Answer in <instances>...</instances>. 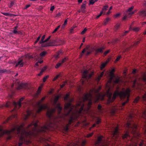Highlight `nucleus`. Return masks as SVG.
Here are the masks:
<instances>
[{
    "instance_id": "28",
    "label": "nucleus",
    "mask_w": 146,
    "mask_h": 146,
    "mask_svg": "<svg viewBox=\"0 0 146 146\" xmlns=\"http://www.w3.org/2000/svg\"><path fill=\"white\" fill-rule=\"evenodd\" d=\"M101 122L100 119L99 117H97L96 121V124H98Z\"/></svg>"
},
{
    "instance_id": "51",
    "label": "nucleus",
    "mask_w": 146,
    "mask_h": 146,
    "mask_svg": "<svg viewBox=\"0 0 146 146\" xmlns=\"http://www.w3.org/2000/svg\"><path fill=\"white\" fill-rule=\"evenodd\" d=\"M86 143V140L83 141L81 144V146H84Z\"/></svg>"
},
{
    "instance_id": "18",
    "label": "nucleus",
    "mask_w": 146,
    "mask_h": 146,
    "mask_svg": "<svg viewBox=\"0 0 146 146\" xmlns=\"http://www.w3.org/2000/svg\"><path fill=\"white\" fill-rule=\"evenodd\" d=\"M104 73V71H103L102 72L100 76H99L96 79V80L98 82L101 79V78L102 76L103 75Z\"/></svg>"
},
{
    "instance_id": "54",
    "label": "nucleus",
    "mask_w": 146,
    "mask_h": 146,
    "mask_svg": "<svg viewBox=\"0 0 146 146\" xmlns=\"http://www.w3.org/2000/svg\"><path fill=\"white\" fill-rule=\"evenodd\" d=\"M60 75H57L53 79V81H55L56 80L59 76Z\"/></svg>"
},
{
    "instance_id": "57",
    "label": "nucleus",
    "mask_w": 146,
    "mask_h": 146,
    "mask_svg": "<svg viewBox=\"0 0 146 146\" xmlns=\"http://www.w3.org/2000/svg\"><path fill=\"white\" fill-rule=\"evenodd\" d=\"M78 144H75L74 143H72L71 144V146H78Z\"/></svg>"
},
{
    "instance_id": "29",
    "label": "nucleus",
    "mask_w": 146,
    "mask_h": 146,
    "mask_svg": "<svg viewBox=\"0 0 146 146\" xmlns=\"http://www.w3.org/2000/svg\"><path fill=\"white\" fill-rule=\"evenodd\" d=\"M16 117H17V115H12L11 117L8 118L7 119V120L6 121V122H7L8 121L11 120L12 119V118H15Z\"/></svg>"
},
{
    "instance_id": "26",
    "label": "nucleus",
    "mask_w": 146,
    "mask_h": 146,
    "mask_svg": "<svg viewBox=\"0 0 146 146\" xmlns=\"http://www.w3.org/2000/svg\"><path fill=\"white\" fill-rule=\"evenodd\" d=\"M121 81V78L119 77H117L114 81V83H118Z\"/></svg>"
},
{
    "instance_id": "55",
    "label": "nucleus",
    "mask_w": 146,
    "mask_h": 146,
    "mask_svg": "<svg viewBox=\"0 0 146 146\" xmlns=\"http://www.w3.org/2000/svg\"><path fill=\"white\" fill-rule=\"evenodd\" d=\"M55 42H56L61 43L62 42V41L61 40H59L58 39H57L56 40Z\"/></svg>"
},
{
    "instance_id": "24",
    "label": "nucleus",
    "mask_w": 146,
    "mask_h": 146,
    "mask_svg": "<svg viewBox=\"0 0 146 146\" xmlns=\"http://www.w3.org/2000/svg\"><path fill=\"white\" fill-rule=\"evenodd\" d=\"M86 7V4H83L81 7V10L83 13L85 12V9Z\"/></svg>"
},
{
    "instance_id": "6",
    "label": "nucleus",
    "mask_w": 146,
    "mask_h": 146,
    "mask_svg": "<svg viewBox=\"0 0 146 146\" xmlns=\"http://www.w3.org/2000/svg\"><path fill=\"white\" fill-rule=\"evenodd\" d=\"M81 72L82 73V77L81 81L82 85L86 83V81L91 77L93 72L92 70L84 68L81 71Z\"/></svg>"
},
{
    "instance_id": "3",
    "label": "nucleus",
    "mask_w": 146,
    "mask_h": 146,
    "mask_svg": "<svg viewBox=\"0 0 146 146\" xmlns=\"http://www.w3.org/2000/svg\"><path fill=\"white\" fill-rule=\"evenodd\" d=\"M88 100H83V97L81 100L77 103V106H81L79 110L77 109L75 106L72 105L70 102H69L65 105L64 110L66 111L69 110L68 112L65 114V115L70 116L68 123L64 128L65 131H67L68 130V127L71 123L74 121L79 115H81L82 114H90L91 111L90 108L91 105H89V102L88 104L87 108L84 109V102Z\"/></svg>"
},
{
    "instance_id": "59",
    "label": "nucleus",
    "mask_w": 146,
    "mask_h": 146,
    "mask_svg": "<svg viewBox=\"0 0 146 146\" xmlns=\"http://www.w3.org/2000/svg\"><path fill=\"white\" fill-rule=\"evenodd\" d=\"M43 72V70H41V71L40 73L38 74V76H40L42 74Z\"/></svg>"
},
{
    "instance_id": "13",
    "label": "nucleus",
    "mask_w": 146,
    "mask_h": 146,
    "mask_svg": "<svg viewBox=\"0 0 146 146\" xmlns=\"http://www.w3.org/2000/svg\"><path fill=\"white\" fill-rule=\"evenodd\" d=\"M93 51L92 49L90 48L89 46H87L86 48L84 49L82 51L81 55L82 56L85 52H86L87 55H88Z\"/></svg>"
},
{
    "instance_id": "48",
    "label": "nucleus",
    "mask_w": 146,
    "mask_h": 146,
    "mask_svg": "<svg viewBox=\"0 0 146 146\" xmlns=\"http://www.w3.org/2000/svg\"><path fill=\"white\" fill-rule=\"evenodd\" d=\"M2 13L4 15L7 16H10V14L8 13Z\"/></svg>"
},
{
    "instance_id": "32",
    "label": "nucleus",
    "mask_w": 146,
    "mask_h": 146,
    "mask_svg": "<svg viewBox=\"0 0 146 146\" xmlns=\"http://www.w3.org/2000/svg\"><path fill=\"white\" fill-rule=\"evenodd\" d=\"M141 40V39L139 38L138 39L137 41H136L134 43V46H136L139 43Z\"/></svg>"
},
{
    "instance_id": "46",
    "label": "nucleus",
    "mask_w": 146,
    "mask_h": 146,
    "mask_svg": "<svg viewBox=\"0 0 146 146\" xmlns=\"http://www.w3.org/2000/svg\"><path fill=\"white\" fill-rule=\"evenodd\" d=\"M76 27V26H74L73 27H72L71 28L70 31V33H73L74 29Z\"/></svg>"
},
{
    "instance_id": "35",
    "label": "nucleus",
    "mask_w": 146,
    "mask_h": 146,
    "mask_svg": "<svg viewBox=\"0 0 146 146\" xmlns=\"http://www.w3.org/2000/svg\"><path fill=\"white\" fill-rule=\"evenodd\" d=\"M42 88L41 86H39L38 89L37 91V95H38L40 93L41 90Z\"/></svg>"
},
{
    "instance_id": "44",
    "label": "nucleus",
    "mask_w": 146,
    "mask_h": 146,
    "mask_svg": "<svg viewBox=\"0 0 146 146\" xmlns=\"http://www.w3.org/2000/svg\"><path fill=\"white\" fill-rule=\"evenodd\" d=\"M142 99L143 100L146 102V92L142 97Z\"/></svg>"
},
{
    "instance_id": "14",
    "label": "nucleus",
    "mask_w": 146,
    "mask_h": 146,
    "mask_svg": "<svg viewBox=\"0 0 146 146\" xmlns=\"http://www.w3.org/2000/svg\"><path fill=\"white\" fill-rule=\"evenodd\" d=\"M47 54L46 52L43 51L38 56L36 57V58L38 60H42L43 57L45 56Z\"/></svg>"
},
{
    "instance_id": "4",
    "label": "nucleus",
    "mask_w": 146,
    "mask_h": 146,
    "mask_svg": "<svg viewBox=\"0 0 146 146\" xmlns=\"http://www.w3.org/2000/svg\"><path fill=\"white\" fill-rule=\"evenodd\" d=\"M126 127L130 128L132 129V133L134 137L131 138V143L129 146H137V144L138 138L136 136L139 137V134L135 130L137 127V125L133 122L128 121L126 125ZM143 143L142 141L141 142L139 146H142Z\"/></svg>"
},
{
    "instance_id": "30",
    "label": "nucleus",
    "mask_w": 146,
    "mask_h": 146,
    "mask_svg": "<svg viewBox=\"0 0 146 146\" xmlns=\"http://www.w3.org/2000/svg\"><path fill=\"white\" fill-rule=\"evenodd\" d=\"M69 94H66L64 98V100L65 101H67L68 100Z\"/></svg>"
},
{
    "instance_id": "52",
    "label": "nucleus",
    "mask_w": 146,
    "mask_h": 146,
    "mask_svg": "<svg viewBox=\"0 0 146 146\" xmlns=\"http://www.w3.org/2000/svg\"><path fill=\"white\" fill-rule=\"evenodd\" d=\"M121 58V56H118L117 58L115 60V62H117V61H118L119 60V59Z\"/></svg>"
},
{
    "instance_id": "8",
    "label": "nucleus",
    "mask_w": 146,
    "mask_h": 146,
    "mask_svg": "<svg viewBox=\"0 0 146 146\" xmlns=\"http://www.w3.org/2000/svg\"><path fill=\"white\" fill-rule=\"evenodd\" d=\"M45 97H43L40 100L36 103V105L38 108V110L36 111L37 113H39L43 109H48L47 106L45 104H41L43 101L45 99Z\"/></svg>"
},
{
    "instance_id": "58",
    "label": "nucleus",
    "mask_w": 146,
    "mask_h": 146,
    "mask_svg": "<svg viewBox=\"0 0 146 146\" xmlns=\"http://www.w3.org/2000/svg\"><path fill=\"white\" fill-rule=\"evenodd\" d=\"M136 82V80H135L134 82H133V88H134L135 87V85Z\"/></svg>"
},
{
    "instance_id": "61",
    "label": "nucleus",
    "mask_w": 146,
    "mask_h": 146,
    "mask_svg": "<svg viewBox=\"0 0 146 146\" xmlns=\"http://www.w3.org/2000/svg\"><path fill=\"white\" fill-rule=\"evenodd\" d=\"M110 51V50H108L106 51L105 52H104V55H106L107 54H108Z\"/></svg>"
},
{
    "instance_id": "25",
    "label": "nucleus",
    "mask_w": 146,
    "mask_h": 146,
    "mask_svg": "<svg viewBox=\"0 0 146 146\" xmlns=\"http://www.w3.org/2000/svg\"><path fill=\"white\" fill-rule=\"evenodd\" d=\"M98 108L99 112L101 113H103V110L102 109V106L100 104L98 105Z\"/></svg>"
},
{
    "instance_id": "47",
    "label": "nucleus",
    "mask_w": 146,
    "mask_h": 146,
    "mask_svg": "<svg viewBox=\"0 0 146 146\" xmlns=\"http://www.w3.org/2000/svg\"><path fill=\"white\" fill-rule=\"evenodd\" d=\"M87 29L86 28H85L81 32V34L82 35H83L87 31Z\"/></svg>"
},
{
    "instance_id": "5",
    "label": "nucleus",
    "mask_w": 146,
    "mask_h": 146,
    "mask_svg": "<svg viewBox=\"0 0 146 146\" xmlns=\"http://www.w3.org/2000/svg\"><path fill=\"white\" fill-rule=\"evenodd\" d=\"M60 97V96H56L54 100L53 105L55 106L54 108H52L50 109H48L46 114L48 117L50 119L53 115V113L55 112L56 110L57 109L58 113V114H60L61 111L62 110V107L60 106L59 103H57V101Z\"/></svg>"
},
{
    "instance_id": "11",
    "label": "nucleus",
    "mask_w": 146,
    "mask_h": 146,
    "mask_svg": "<svg viewBox=\"0 0 146 146\" xmlns=\"http://www.w3.org/2000/svg\"><path fill=\"white\" fill-rule=\"evenodd\" d=\"M24 99V98H21L17 102H13V105L14 107V108L12 111H16L21 107V102L23 101Z\"/></svg>"
},
{
    "instance_id": "62",
    "label": "nucleus",
    "mask_w": 146,
    "mask_h": 146,
    "mask_svg": "<svg viewBox=\"0 0 146 146\" xmlns=\"http://www.w3.org/2000/svg\"><path fill=\"white\" fill-rule=\"evenodd\" d=\"M30 5H26L25 6V9H27V8H28V7H30Z\"/></svg>"
},
{
    "instance_id": "31",
    "label": "nucleus",
    "mask_w": 146,
    "mask_h": 146,
    "mask_svg": "<svg viewBox=\"0 0 146 146\" xmlns=\"http://www.w3.org/2000/svg\"><path fill=\"white\" fill-rule=\"evenodd\" d=\"M140 29L138 27H136L132 29H131V30H133L134 31L137 32Z\"/></svg>"
},
{
    "instance_id": "22",
    "label": "nucleus",
    "mask_w": 146,
    "mask_h": 146,
    "mask_svg": "<svg viewBox=\"0 0 146 146\" xmlns=\"http://www.w3.org/2000/svg\"><path fill=\"white\" fill-rule=\"evenodd\" d=\"M104 49V47H102L99 48L97 49L96 50V52L97 53L99 52H102Z\"/></svg>"
},
{
    "instance_id": "40",
    "label": "nucleus",
    "mask_w": 146,
    "mask_h": 146,
    "mask_svg": "<svg viewBox=\"0 0 146 146\" xmlns=\"http://www.w3.org/2000/svg\"><path fill=\"white\" fill-rule=\"evenodd\" d=\"M140 99V97L139 96L137 97L134 100V102L135 103H137L138 101Z\"/></svg>"
},
{
    "instance_id": "36",
    "label": "nucleus",
    "mask_w": 146,
    "mask_h": 146,
    "mask_svg": "<svg viewBox=\"0 0 146 146\" xmlns=\"http://www.w3.org/2000/svg\"><path fill=\"white\" fill-rule=\"evenodd\" d=\"M98 0H90L89 1V3L90 4L93 5L94 3L97 1Z\"/></svg>"
},
{
    "instance_id": "21",
    "label": "nucleus",
    "mask_w": 146,
    "mask_h": 146,
    "mask_svg": "<svg viewBox=\"0 0 146 146\" xmlns=\"http://www.w3.org/2000/svg\"><path fill=\"white\" fill-rule=\"evenodd\" d=\"M139 15L141 16H146V11L143 10L139 12Z\"/></svg>"
},
{
    "instance_id": "56",
    "label": "nucleus",
    "mask_w": 146,
    "mask_h": 146,
    "mask_svg": "<svg viewBox=\"0 0 146 146\" xmlns=\"http://www.w3.org/2000/svg\"><path fill=\"white\" fill-rule=\"evenodd\" d=\"M143 118H145L146 117V111H145L143 113L142 116Z\"/></svg>"
},
{
    "instance_id": "23",
    "label": "nucleus",
    "mask_w": 146,
    "mask_h": 146,
    "mask_svg": "<svg viewBox=\"0 0 146 146\" xmlns=\"http://www.w3.org/2000/svg\"><path fill=\"white\" fill-rule=\"evenodd\" d=\"M108 61L109 60H107L105 62L102 64L100 66V68L101 70H102L103 69V68L105 66Z\"/></svg>"
},
{
    "instance_id": "63",
    "label": "nucleus",
    "mask_w": 146,
    "mask_h": 146,
    "mask_svg": "<svg viewBox=\"0 0 146 146\" xmlns=\"http://www.w3.org/2000/svg\"><path fill=\"white\" fill-rule=\"evenodd\" d=\"M54 6H52L51 7L50 9V10L51 11H53L54 9Z\"/></svg>"
},
{
    "instance_id": "19",
    "label": "nucleus",
    "mask_w": 146,
    "mask_h": 146,
    "mask_svg": "<svg viewBox=\"0 0 146 146\" xmlns=\"http://www.w3.org/2000/svg\"><path fill=\"white\" fill-rule=\"evenodd\" d=\"M26 85H27V84L24 83L21 84L19 85L17 88V89L19 90H20L22 89V88H25L24 86H26Z\"/></svg>"
},
{
    "instance_id": "27",
    "label": "nucleus",
    "mask_w": 146,
    "mask_h": 146,
    "mask_svg": "<svg viewBox=\"0 0 146 146\" xmlns=\"http://www.w3.org/2000/svg\"><path fill=\"white\" fill-rule=\"evenodd\" d=\"M108 8V7L107 6H104L102 9V11H103L104 13H105V12L106 10H107Z\"/></svg>"
},
{
    "instance_id": "2",
    "label": "nucleus",
    "mask_w": 146,
    "mask_h": 146,
    "mask_svg": "<svg viewBox=\"0 0 146 146\" xmlns=\"http://www.w3.org/2000/svg\"><path fill=\"white\" fill-rule=\"evenodd\" d=\"M38 121H33L29 125L26 129L24 128V124L22 123L20 126L15 124L10 130H3V127L0 125V137L5 134L9 135L8 139L12 137V133L16 134L19 138V142L16 146H22L23 143L28 144L31 143V139L33 137H36L39 133H43V127L38 125Z\"/></svg>"
},
{
    "instance_id": "50",
    "label": "nucleus",
    "mask_w": 146,
    "mask_h": 146,
    "mask_svg": "<svg viewBox=\"0 0 146 146\" xmlns=\"http://www.w3.org/2000/svg\"><path fill=\"white\" fill-rule=\"evenodd\" d=\"M61 53H62V51H59V52L58 53V54H57V55H56L55 56L56 58H58V56H59V55Z\"/></svg>"
},
{
    "instance_id": "17",
    "label": "nucleus",
    "mask_w": 146,
    "mask_h": 146,
    "mask_svg": "<svg viewBox=\"0 0 146 146\" xmlns=\"http://www.w3.org/2000/svg\"><path fill=\"white\" fill-rule=\"evenodd\" d=\"M129 138V139L131 138V137L129 135V133L128 132H126L123 136L122 138L123 139H124L125 138L128 139Z\"/></svg>"
},
{
    "instance_id": "49",
    "label": "nucleus",
    "mask_w": 146,
    "mask_h": 146,
    "mask_svg": "<svg viewBox=\"0 0 146 146\" xmlns=\"http://www.w3.org/2000/svg\"><path fill=\"white\" fill-rule=\"evenodd\" d=\"M103 13H104L103 12V11H101L100 12V14L96 16V19H98V18H99L102 15V14Z\"/></svg>"
},
{
    "instance_id": "43",
    "label": "nucleus",
    "mask_w": 146,
    "mask_h": 146,
    "mask_svg": "<svg viewBox=\"0 0 146 146\" xmlns=\"http://www.w3.org/2000/svg\"><path fill=\"white\" fill-rule=\"evenodd\" d=\"M131 30V28L130 27L129 28V30L128 31H126L123 34L122 36H124L127 33H128L129 31Z\"/></svg>"
},
{
    "instance_id": "41",
    "label": "nucleus",
    "mask_w": 146,
    "mask_h": 146,
    "mask_svg": "<svg viewBox=\"0 0 146 146\" xmlns=\"http://www.w3.org/2000/svg\"><path fill=\"white\" fill-rule=\"evenodd\" d=\"M93 133L92 132L90 133H89L85 136V137H89L92 136L93 134Z\"/></svg>"
},
{
    "instance_id": "16",
    "label": "nucleus",
    "mask_w": 146,
    "mask_h": 146,
    "mask_svg": "<svg viewBox=\"0 0 146 146\" xmlns=\"http://www.w3.org/2000/svg\"><path fill=\"white\" fill-rule=\"evenodd\" d=\"M24 64V62L22 60H20L15 65V67H22Z\"/></svg>"
},
{
    "instance_id": "9",
    "label": "nucleus",
    "mask_w": 146,
    "mask_h": 146,
    "mask_svg": "<svg viewBox=\"0 0 146 146\" xmlns=\"http://www.w3.org/2000/svg\"><path fill=\"white\" fill-rule=\"evenodd\" d=\"M111 140L114 141H118L120 139L119 133L118 131V127L115 128L114 130L111 132Z\"/></svg>"
},
{
    "instance_id": "37",
    "label": "nucleus",
    "mask_w": 146,
    "mask_h": 146,
    "mask_svg": "<svg viewBox=\"0 0 146 146\" xmlns=\"http://www.w3.org/2000/svg\"><path fill=\"white\" fill-rule=\"evenodd\" d=\"M68 59V57H65L64 59H62V60L60 61L62 63H63L64 62H65Z\"/></svg>"
},
{
    "instance_id": "20",
    "label": "nucleus",
    "mask_w": 146,
    "mask_h": 146,
    "mask_svg": "<svg viewBox=\"0 0 146 146\" xmlns=\"http://www.w3.org/2000/svg\"><path fill=\"white\" fill-rule=\"evenodd\" d=\"M18 27V26H16L15 27L14 30L13 31V33L15 34H19L21 33L19 31H18L17 30V29Z\"/></svg>"
},
{
    "instance_id": "45",
    "label": "nucleus",
    "mask_w": 146,
    "mask_h": 146,
    "mask_svg": "<svg viewBox=\"0 0 146 146\" xmlns=\"http://www.w3.org/2000/svg\"><path fill=\"white\" fill-rule=\"evenodd\" d=\"M142 80L144 82L146 81V75L145 73L144 74V75L142 78Z\"/></svg>"
},
{
    "instance_id": "1",
    "label": "nucleus",
    "mask_w": 146,
    "mask_h": 146,
    "mask_svg": "<svg viewBox=\"0 0 146 146\" xmlns=\"http://www.w3.org/2000/svg\"><path fill=\"white\" fill-rule=\"evenodd\" d=\"M109 76L110 78L108 81V83L106 85V88L108 90L105 94L99 93L101 89V87L99 86L98 89H91L89 93L84 94L83 96V100H87L89 102V105L90 106L91 105L93 99L94 100L95 102H96L99 100H103L104 96H106L108 97L107 103L108 104H109L111 102H113L117 96H119L121 99H122L125 98L126 100L125 101L122 103L121 108H119V109H122V107L124 106L129 101L130 90L129 88H127L126 90L124 88H123L122 90L119 92L118 88L114 92L111 99L112 93L110 91L111 87L109 84L111 83L112 82L114 76V73L110 72Z\"/></svg>"
},
{
    "instance_id": "7",
    "label": "nucleus",
    "mask_w": 146,
    "mask_h": 146,
    "mask_svg": "<svg viewBox=\"0 0 146 146\" xmlns=\"http://www.w3.org/2000/svg\"><path fill=\"white\" fill-rule=\"evenodd\" d=\"M110 141L105 140L102 136L98 137V139L94 146H107L109 144Z\"/></svg>"
},
{
    "instance_id": "64",
    "label": "nucleus",
    "mask_w": 146,
    "mask_h": 146,
    "mask_svg": "<svg viewBox=\"0 0 146 146\" xmlns=\"http://www.w3.org/2000/svg\"><path fill=\"white\" fill-rule=\"evenodd\" d=\"M120 15V13H117L115 15V17L117 18Z\"/></svg>"
},
{
    "instance_id": "15",
    "label": "nucleus",
    "mask_w": 146,
    "mask_h": 146,
    "mask_svg": "<svg viewBox=\"0 0 146 146\" xmlns=\"http://www.w3.org/2000/svg\"><path fill=\"white\" fill-rule=\"evenodd\" d=\"M45 37V35H43L42 37L41 40L40 42V44H42V47H45V46H49L50 45L48 43H47L45 45H44V43L45 42L44 41V39Z\"/></svg>"
},
{
    "instance_id": "39",
    "label": "nucleus",
    "mask_w": 146,
    "mask_h": 146,
    "mask_svg": "<svg viewBox=\"0 0 146 146\" xmlns=\"http://www.w3.org/2000/svg\"><path fill=\"white\" fill-rule=\"evenodd\" d=\"M66 84H68V82L67 81H65L60 86L61 88H63L64 86Z\"/></svg>"
},
{
    "instance_id": "38",
    "label": "nucleus",
    "mask_w": 146,
    "mask_h": 146,
    "mask_svg": "<svg viewBox=\"0 0 146 146\" xmlns=\"http://www.w3.org/2000/svg\"><path fill=\"white\" fill-rule=\"evenodd\" d=\"M67 19H66L64 22V23L62 26L61 27L62 28H64V27L67 24Z\"/></svg>"
},
{
    "instance_id": "34",
    "label": "nucleus",
    "mask_w": 146,
    "mask_h": 146,
    "mask_svg": "<svg viewBox=\"0 0 146 146\" xmlns=\"http://www.w3.org/2000/svg\"><path fill=\"white\" fill-rule=\"evenodd\" d=\"M62 64V62L60 61L55 66V68H58Z\"/></svg>"
},
{
    "instance_id": "53",
    "label": "nucleus",
    "mask_w": 146,
    "mask_h": 146,
    "mask_svg": "<svg viewBox=\"0 0 146 146\" xmlns=\"http://www.w3.org/2000/svg\"><path fill=\"white\" fill-rule=\"evenodd\" d=\"M48 77V76H45L43 78V82H45L46 81V79Z\"/></svg>"
},
{
    "instance_id": "12",
    "label": "nucleus",
    "mask_w": 146,
    "mask_h": 146,
    "mask_svg": "<svg viewBox=\"0 0 146 146\" xmlns=\"http://www.w3.org/2000/svg\"><path fill=\"white\" fill-rule=\"evenodd\" d=\"M36 114L31 110H28L27 111L26 114H24V118L25 120L27 119L29 116L31 115L33 117H35Z\"/></svg>"
},
{
    "instance_id": "33",
    "label": "nucleus",
    "mask_w": 146,
    "mask_h": 146,
    "mask_svg": "<svg viewBox=\"0 0 146 146\" xmlns=\"http://www.w3.org/2000/svg\"><path fill=\"white\" fill-rule=\"evenodd\" d=\"M11 105V102H8L5 104V106L6 107H8L10 106Z\"/></svg>"
},
{
    "instance_id": "42",
    "label": "nucleus",
    "mask_w": 146,
    "mask_h": 146,
    "mask_svg": "<svg viewBox=\"0 0 146 146\" xmlns=\"http://www.w3.org/2000/svg\"><path fill=\"white\" fill-rule=\"evenodd\" d=\"M120 26V24L119 23L117 24L115 26V28L116 29H118Z\"/></svg>"
},
{
    "instance_id": "60",
    "label": "nucleus",
    "mask_w": 146,
    "mask_h": 146,
    "mask_svg": "<svg viewBox=\"0 0 146 146\" xmlns=\"http://www.w3.org/2000/svg\"><path fill=\"white\" fill-rule=\"evenodd\" d=\"M50 38V36H49V37L47 38V39L44 40V41L45 42H47L48 41Z\"/></svg>"
},
{
    "instance_id": "10",
    "label": "nucleus",
    "mask_w": 146,
    "mask_h": 146,
    "mask_svg": "<svg viewBox=\"0 0 146 146\" xmlns=\"http://www.w3.org/2000/svg\"><path fill=\"white\" fill-rule=\"evenodd\" d=\"M133 8L134 6H132L129 8L128 10L126 11V13L123 18V20H125L127 18L130 17L135 13V11H132Z\"/></svg>"
}]
</instances>
